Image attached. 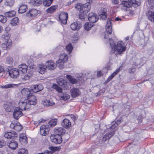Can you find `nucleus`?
I'll return each instance as SVG.
<instances>
[{"label":"nucleus","mask_w":154,"mask_h":154,"mask_svg":"<svg viewBox=\"0 0 154 154\" xmlns=\"http://www.w3.org/2000/svg\"><path fill=\"white\" fill-rule=\"evenodd\" d=\"M51 1H48L46 0H44L43 3V5L45 7H48L51 5L52 4Z\"/></svg>","instance_id":"49530a36"},{"label":"nucleus","mask_w":154,"mask_h":154,"mask_svg":"<svg viewBox=\"0 0 154 154\" xmlns=\"http://www.w3.org/2000/svg\"><path fill=\"white\" fill-rule=\"evenodd\" d=\"M54 104V103L52 101H50V100H46L44 102V104L46 105V106H49L53 105Z\"/></svg>","instance_id":"c03bdc74"},{"label":"nucleus","mask_w":154,"mask_h":154,"mask_svg":"<svg viewBox=\"0 0 154 154\" xmlns=\"http://www.w3.org/2000/svg\"><path fill=\"white\" fill-rule=\"evenodd\" d=\"M4 14L6 17H8L10 18L15 16L16 14V12L14 11H11L5 13Z\"/></svg>","instance_id":"2f4dec72"},{"label":"nucleus","mask_w":154,"mask_h":154,"mask_svg":"<svg viewBox=\"0 0 154 154\" xmlns=\"http://www.w3.org/2000/svg\"><path fill=\"white\" fill-rule=\"evenodd\" d=\"M18 70L22 72L23 73H25L27 72L28 66L25 64H22L18 66Z\"/></svg>","instance_id":"393cba45"},{"label":"nucleus","mask_w":154,"mask_h":154,"mask_svg":"<svg viewBox=\"0 0 154 154\" xmlns=\"http://www.w3.org/2000/svg\"><path fill=\"white\" fill-rule=\"evenodd\" d=\"M54 131L55 135L60 136L64 134L66 132L65 130L62 127H57L54 129Z\"/></svg>","instance_id":"6ab92c4d"},{"label":"nucleus","mask_w":154,"mask_h":154,"mask_svg":"<svg viewBox=\"0 0 154 154\" xmlns=\"http://www.w3.org/2000/svg\"><path fill=\"white\" fill-rule=\"evenodd\" d=\"M32 75L31 74L28 73L23 77L22 79L23 80H29L30 79V77H32Z\"/></svg>","instance_id":"a18cd8bd"},{"label":"nucleus","mask_w":154,"mask_h":154,"mask_svg":"<svg viewBox=\"0 0 154 154\" xmlns=\"http://www.w3.org/2000/svg\"><path fill=\"white\" fill-rule=\"evenodd\" d=\"M66 77L70 82L72 84L80 83V82L82 81V79L81 76L75 78L71 75H66Z\"/></svg>","instance_id":"423d86ee"},{"label":"nucleus","mask_w":154,"mask_h":154,"mask_svg":"<svg viewBox=\"0 0 154 154\" xmlns=\"http://www.w3.org/2000/svg\"><path fill=\"white\" fill-rule=\"evenodd\" d=\"M45 154H52V152L51 151L46 150L45 151Z\"/></svg>","instance_id":"338daca9"},{"label":"nucleus","mask_w":154,"mask_h":154,"mask_svg":"<svg viewBox=\"0 0 154 154\" xmlns=\"http://www.w3.org/2000/svg\"><path fill=\"white\" fill-rule=\"evenodd\" d=\"M23 128L22 126L18 122H16L14 129L18 131H21Z\"/></svg>","instance_id":"58836bf2"},{"label":"nucleus","mask_w":154,"mask_h":154,"mask_svg":"<svg viewBox=\"0 0 154 154\" xmlns=\"http://www.w3.org/2000/svg\"><path fill=\"white\" fill-rule=\"evenodd\" d=\"M37 102V99L35 96L32 94L26 99L20 100L19 103V104L21 109L26 110L28 109L31 108V105H36Z\"/></svg>","instance_id":"f03ea898"},{"label":"nucleus","mask_w":154,"mask_h":154,"mask_svg":"<svg viewBox=\"0 0 154 154\" xmlns=\"http://www.w3.org/2000/svg\"><path fill=\"white\" fill-rule=\"evenodd\" d=\"M103 74L102 72L100 71H98L97 72V77H100Z\"/></svg>","instance_id":"e2e57ef3"},{"label":"nucleus","mask_w":154,"mask_h":154,"mask_svg":"<svg viewBox=\"0 0 154 154\" xmlns=\"http://www.w3.org/2000/svg\"><path fill=\"white\" fill-rule=\"evenodd\" d=\"M38 89H40L39 90V91H41L43 89L42 86L41 85H38Z\"/></svg>","instance_id":"774afa93"},{"label":"nucleus","mask_w":154,"mask_h":154,"mask_svg":"<svg viewBox=\"0 0 154 154\" xmlns=\"http://www.w3.org/2000/svg\"><path fill=\"white\" fill-rule=\"evenodd\" d=\"M114 130L109 133L106 134L102 139V143H103L106 140H109L114 135L115 133Z\"/></svg>","instance_id":"412c9836"},{"label":"nucleus","mask_w":154,"mask_h":154,"mask_svg":"<svg viewBox=\"0 0 154 154\" xmlns=\"http://www.w3.org/2000/svg\"><path fill=\"white\" fill-rule=\"evenodd\" d=\"M141 4L140 2L136 1L135 0H128L123 2L121 5L122 9H124L123 7L129 8L131 6L136 8Z\"/></svg>","instance_id":"39448f33"},{"label":"nucleus","mask_w":154,"mask_h":154,"mask_svg":"<svg viewBox=\"0 0 154 154\" xmlns=\"http://www.w3.org/2000/svg\"><path fill=\"white\" fill-rule=\"evenodd\" d=\"M106 13V9L103 8H101L98 11V14L100 16V18L103 20L106 19L107 17Z\"/></svg>","instance_id":"4468645a"},{"label":"nucleus","mask_w":154,"mask_h":154,"mask_svg":"<svg viewBox=\"0 0 154 154\" xmlns=\"http://www.w3.org/2000/svg\"><path fill=\"white\" fill-rule=\"evenodd\" d=\"M67 56V55L65 53L61 54L60 55V57L61 58H66Z\"/></svg>","instance_id":"680f3d73"},{"label":"nucleus","mask_w":154,"mask_h":154,"mask_svg":"<svg viewBox=\"0 0 154 154\" xmlns=\"http://www.w3.org/2000/svg\"><path fill=\"white\" fill-rule=\"evenodd\" d=\"M87 3L81 5L80 3H78L75 5V7L77 9L80 10V12H88L91 8V4L92 3V0H86Z\"/></svg>","instance_id":"20e7f679"},{"label":"nucleus","mask_w":154,"mask_h":154,"mask_svg":"<svg viewBox=\"0 0 154 154\" xmlns=\"http://www.w3.org/2000/svg\"><path fill=\"white\" fill-rule=\"evenodd\" d=\"M57 82L60 86L63 88H67L68 83L66 79L62 78H59L57 79Z\"/></svg>","instance_id":"f3484780"},{"label":"nucleus","mask_w":154,"mask_h":154,"mask_svg":"<svg viewBox=\"0 0 154 154\" xmlns=\"http://www.w3.org/2000/svg\"><path fill=\"white\" fill-rule=\"evenodd\" d=\"M17 84H9L1 86V87L2 88L7 89L9 88H13L17 87Z\"/></svg>","instance_id":"c85d7f7f"},{"label":"nucleus","mask_w":154,"mask_h":154,"mask_svg":"<svg viewBox=\"0 0 154 154\" xmlns=\"http://www.w3.org/2000/svg\"><path fill=\"white\" fill-rule=\"evenodd\" d=\"M68 13L67 12H61L59 16V21L62 23L66 24L68 18Z\"/></svg>","instance_id":"6e6552de"},{"label":"nucleus","mask_w":154,"mask_h":154,"mask_svg":"<svg viewBox=\"0 0 154 154\" xmlns=\"http://www.w3.org/2000/svg\"><path fill=\"white\" fill-rule=\"evenodd\" d=\"M49 149L53 151H56L57 150V148L54 147L53 146H50L49 147Z\"/></svg>","instance_id":"052dcab7"},{"label":"nucleus","mask_w":154,"mask_h":154,"mask_svg":"<svg viewBox=\"0 0 154 154\" xmlns=\"http://www.w3.org/2000/svg\"><path fill=\"white\" fill-rule=\"evenodd\" d=\"M120 122L119 121H118L116 122H115L113 125H111L110 128L111 129H113L117 126L120 123Z\"/></svg>","instance_id":"603ef678"},{"label":"nucleus","mask_w":154,"mask_h":154,"mask_svg":"<svg viewBox=\"0 0 154 154\" xmlns=\"http://www.w3.org/2000/svg\"><path fill=\"white\" fill-rule=\"evenodd\" d=\"M27 9V7L26 5L25 4H22L20 7L18 12L19 13L22 14L25 12Z\"/></svg>","instance_id":"cd10ccee"},{"label":"nucleus","mask_w":154,"mask_h":154,"mask_svg":"<svg viewBox=\"0 0 154 154\" xmlns=\"http://www.w3.org/2000/svg\"><path fill=\"white\" fill-rule=\"evenodd\" d=\"M88 12H82L80 13L79 12V18L81 19H85V16L86 15V13H87Z\"/></svg>","instance_id":"3c124183"},{"label":"nucleus","mask_w":154,"mask_h":154,"mask_svg":"<svg viewBox=\"0 0 154 154\" xmlns=\"http://www.w3.org/2000/svg\"><path fill=\"white\" fill-rule=\"evenodd\" d=\"M54 89L59 93H61L62 91V89L57 85H54L53 86Z\"/></svg>","instance_id":"8fccbe9b"},{"label":"nucleus","mask_w":154,"mask_h":154,"mask_svg":"<svg viewBox=\"0 0 154 154\" xmlns=\"http://www.w3.org/2000/svg\"><path fill=\"white\" fill-rule=\"evenodd\" d=\"M4 107L7 111L9 112H11L14 108V105L10 103H8L4 104Z\"/></svg>","instance_id":"4be33fe9"},{"label":"nucleus","mask_w":154,"mask_h":154,"mask_svg":"<svg viewBox=\"0 0 154 154\" xmlns=\"http://www.w3.org/2000/svg\"><path fill=\"white\" fill-rule=\"evenodd\" d=\"M16 123L15 122H13L10 125V127L11 128H13L14 129L15 126L16 124Z\"/></svg>","instance_id":"bf43d9fd"},{"label":"nucleus","mask_w":154,"mask_h":154,"mask_svg":"<svg viewBox=\"0 0 154 154\" xmlns=\"http://www.w3.org/2000/svg\"><path fill=\"white\" fill-rule=\"evenodd\" d=\"M73 48L72 44L71 43H69L66 46V49L67 51L69 52V54L70 53Z\"/></svg>","instance_id":"79ce46f5"},{"label":"nucleus","mask_w":154,"mask_h":154,"mask_svg":"<svg viewBox=\"0 0 154 154\" xmlns=\"http://www.w3.org/2000/svg\"><path fill=\"white\" fill-rule=\"evenodd\" d=\"M57 122V119H54L51 120L48 122V127L49 126L52 127L56 125Z\"/></svg>","instance_id":"473e14b6"},{"label":"nucleus","mask_w":154,"mask_h":154,"mask_svg":"<svg viewBox=\"0 0 154 154\" xmlns=\"http://www.w3.org/2000/svg\"><path fill=\"white\" fill-rule=\"evenodd\" d=\"M38 13V11L35 9H32L26 13L27 16L34 17L36 16Z\"/></svg>","instance_id":"aec40b11"},{"label":"nucleus","mask_w":154,"mask_h":154,"mask_svg":"<svg viewBox=\"0 0 154 154\" xmlns=\"http://www.w3.org/2000/svg\"><path fill=\"white\" fill-rule=\"evenodd\" d=\"M121 66L118 68L109 77L106 81V82L108 83L119 72L120 68Z\"/></svg>","instance_id":"a878e982"},{"label":"nucleus","mask_w":154,"mask_h":154,"mask_svg":"<svg viewBox=\"0 0 154 154\" xmlns=\"http://www.w3.org/2000/svg\"><path fill=\"white\" fill-rule=\"evenodd\" d=\"M93 26V25L92 24H91L89 23H86L84 25V27L85 30H89L91 29Z\"/></svg>","instance_id":"a19ab883"},{"label":"nucleus","mask_w":154,"mask_h":154,"mask_svg":"<svg viewBox=\"0 0 154 154\" xmlns=\"http://www.w3.org/2000/svg\"><path fill=\"white\" fill-rule=\"evenodd\" d=\"M19 140L22 144H26L27 143V138L24 134H20Z\"/></svg>","instance_id":"bb28decb"},{"label":"nucleus","mask_w":154,"mask_h":154,"mask_svg":"<svg viewBox=\"0 0 154 154\" xmlns=\"http://www.w3.org/2000/svg\"><path fill=\"white\" fill-rule=\"evenodd\" d=\"M61 98L64 100H66L69 98V95L66 93H62L60 95Z\"/></svg>","instance_id":"4c0bfd02"},{"label":"nucleus","mask_w":154,"mask_h":154,"mask_svg":"<svg viewBox=\"0 0 154 154\" xmlns=\"http://www.w3.org/2000/svg\"><path fill=\"white\" fill-rule=\"evenodd\" d=\"M148 19L151 22H154V12L151 11H149L147 14Z\"/></svg>","instance_id":"c756f323"},{"label":"nucleus","mask_w":154,"mask_h":154,"mask_svg":"<svg viewBox=\"0 0 154 154\" xmlns=\"http://www.w3.org/2000/svg\"><path fill=\"white\" fill-rule=\"evenodd\" d=\"M30 89L27 88H24L22 89L21 91V98L20 100L23 99V101L26 99L32 94Z\"/></svg>","instance_id":"0eeeda50"},{"label":"nucleus","mask_w":154,"mask_h":154,"mask_svg":"<svg viewBox=\"0 0 154 154\" xmlns=\"http://www.w3.org/2000/svg\"><path fill=\"white\" fill-rule=\"evenodd\" d=\"M46 68V65L41 64L39 65L38 68L37 69V71L41 74H43L44 73Z\"/></svg>","instance_id":"b1692460"},{"label":"nucleus","mask_w":154,"mask_h":154,"mask_svg":"<svg viewBox=\"0 0 154 154\" xmlns=\"http://www.w3.org/2000/svg\"><path fill=\"white\" fill-rule=\"evenodd\" d=\"M11 30V28L10 27L8 26L6 27L5 28V31H6L7 32H9Z\"/></svg>","instance_id":"0e129e2a"},{"label":"nucleus","mask_w":154,"mask_h":154,"mask_svg":"<svg viewBox=\"0 0 154 154\" xmlns=\"http://www.w3.org/2000/svg\"><path fill=\"white\" fill-rule=\"evenodd\" d=\"M112 20L108 18L107 20V23L106 26V32L105 34V38L107 39L108 38L110 46L111 48V54H113L116 51L119 54L125 51L126 49V47L122 41H119L116 45L115 43L113 41L111 38H109V35L112 34Z\"/></svg>","instance_id":"f257e3e1"},{"label":"nucleus","mask_w":154,"mask_h":154,"mask_svg":"<svg viewBox=\"0 0 154 154\" xmlns=\"http://www.w3.org/2000/svg\"><path fill=\"white\" fill-rule=\"evenodd\" d=\"M6 143V142L3 140H0V148L2 147L3 146H5Z\"/></svg>","instance_id":"13d9d810"},{"label":"nucleus","mask_w":154,"mask_h":154,"mask_svg":"<svg viewBox=\"0 0 154 154\" xmlns=\"http://www.w3.org/2000/svg\"><path fill=\"white\" fill-rule=\"evenodd\" d=\"M82 26V24L79 22L77 21L72 23L70 25V27L73 30H78Z\"/></svg>","instance_id":"dca6fc26"},{"label":"nucleus","mask_w":154,"mask_h":154,"mask_svg":"<svg viewBox=\"0 0 154 154\" xmlns=\"http://www.w3.org/2000/svg\"><path fill=\"white\" fill-rule=\"evenodd\" d=\"M88 18L89 21L92 23L97 22L98 20L97 15L93 13H90L88 15Z\"/></svg>","instance_id":"9d476101"},{"label":"nucleus","mask_w":154,"mask_h":154,"mask_svg":"<svg viewBox=\"0 0 154 154\" xmlns=\"http://www.w3.org/2000/svg\"><path fill=\"white\" fill-rule=\"evenodd\" d=\"M18 144L15 140H12L8 145L9 147L12 149H14L17 146Z\"/></svg>","instance_id":"7c9ffc66"},{"label":"nucleus","mask_w":154,"mask_h":154,"mask_svg":"<svg viewBox=\"0 0 154 154\" xmlns=\"http://www.w3.org/2000/svg\"><path fill=\"white\" fill-rule=\"evenodd\" d=\"M13 58H7L6 62L7 63L10 64H12L13 62Z\"/></svg>","instance_id":"6e6d98bb"},{"label":"nucleus","mask_w":154,"mask_h":154,"mask_svg":"<svg viewBox=\"0 0 154 154\" xmlns=\"http://www.w3.org/2000/svg\"><path fill=\"white\" fill-rule=\"evenodd\" d=\"M4 71V69L3 66L0 65V73Z\"/></svg>","instance_id":"69168bd1"},{"label":"nucleus","mask_w":154,"mask_h":154,"mask_svg":"<svg viewBox=\"0 0 154 154\" xmlns=\"http://www.w3.org/2000/svg\"><path fill=\"white\" fill-rule=\"evenodd\" d=\"M50 138L51 141L56 144H60L62 142V137L60 135H52Z\"/></svg>","instance_id":"9b49d317"},{"label":"nucleus","mask_w":154,"mask_h":154,"mask_svg":"<svg viewBox=\"0 0 154 154\" xmlns=\"http://www.w3.org/2000/svg\"><path fill=\"white\" fill-rule=\"evenodd\" d=\"M61 125L63 127L66 128H68L70 127L71 123L69 120L65 119L62 122Z\"/></svg>","instance_id":"5701e85b"},{"label":"nucleus","mask_w":154,"mask_h":154,"mask_svg":"<svg viewBox=\"0 0 154 154\" xmlns=\"http://www.w3.org/2000/svg\"><path fill=\"white\" fill-rule=\"evenodd\" d=\"M7 20L6 16L0 15V22L2 23H5Z\"/></svg>","instance_id":"de8ad7c7"},{"label":"nucleus","mask_w":154,"mask_h":154,"mask_svg":"<svg viewBox=\"0 0 154 154\" xmlns=\"http://www.w3.org/2000/svg\"><path fill=\"white\" fill-rule=\"evenodd\" d=\"M45 121L43 119H41L40 120H39L38 121H35L34 123V124L36 126H38L41 123H42L43 122H44Z\"/></svg>","instance_id":"864d4df0"},{"label":"nucleus","mask_w":154,"mask_h":154,"mask_svg":"<svg viewBox=\"0 0 154 154\" xmlns=\"http://www.w3.org/2000/svg\"><path fill=\"white\" fill-rule=\"evenodd\" d=\"M149 5L151 9L154 7V0H148Z\"/></svg>","instance_id":"09e8293b"},{"label":"nucleus","mask_w":154,"mask_h":154,"mask_svg":"<svg viewBox=\"0 0 154 154\" xmlns=\"http://www.w3.org/2000/svg\"><path fill=\"white\" fill-rule=\"evenodd\" d=\"M10 42V40H8L5 41L4 43L7 46L8 48H10L11 46V44Z\"/></svg>","instance_id":"5fc2aeb1"},{"label":"nucleus","mask_w":154,"mask_h":154,"mask_svg":"<svg viewBox=\"0 0 154 154\" xmlns=\"http://www.w3.org/2000/svg\"><path fill=\"white\" fill-rule=\"evenodd\" d=\"M42 0H34L32 1V4L35 6H38L42 4Z\"/></svg>","instance_id":"72a5a7b5"},{"label":"nucleus","mask_w":154,"mask_h":154,"mask_svg":"<svg viewBox=\"0 0 154 154\" xmlns=\"http://www.w3.org/2000/svg\"><path fill=\"white\" fill-rule=\"evenodd\" d=\"M9 74L11 78L16 79L19 75V71L16 69H11L9 72Z\"/></svg>","instance_id":"2eb2a0df"},{"label":"nucleus","mask_w":154,"mask_h":154,"mask_svg":"<svg viewBox=\"0 0 154 154\" xmlns=\"http://www.w3.org/2000/svg\"><path fill=\"white\" fill-rule=\"evenodd\" d=\"M68 58H59V59L56 61V64L54 62L51 60L47 61L45 63V65L47 69L49 70H52L56 68L57 66L60 69H62L64 67V63L67 60Z\"/></svg>","instance_id":"7ed1b4c3"},{"label":"nucleus","mask_w":154,"mask_h":154,"mask_svg":"<svg viewBox=\"0 0 154 154\" xmlns=\"http://www.w3.org/2000/svg\"><path fill=\"white\" fill-rule=\"evenodd\" d=\"M17 136V134L14 131L6 132L4 135L5 137L11 139H15Z\"/></svg>","instance_id":"f8f14e48"},{"label":"nucleus","mask_w":154,"mask_h":154,"mask_svg":"<svg viewBox=\"0 0 154 154\" xmlns=\"http://www.w3.org/2000/svg\"><path fill=\"white\" fill-rule=\"evenodd\" d=\"M22 110V109H21L20 108L18 107L15 108L14 109L13 115L15 119L17 120L20 117L23 115Z\"/></svg>","instance_id":"1a4fd4ad"},{"label":"nucleus","mask_w":154,"mask_h":154,"mask_svg":"<svg viewBox=\"0 0 154 154\" xmlns=\"http://www.w3.org/2000/svg\"><path fill=\"white\" fill-rule=\"evenodd\" d=\"M50 129L48 125H42L40 128V133L42 136L47 135Z\"/></svg>","instance_id":"ddd939ff"},{"label":"nucleus","mask_w":154,"mask_h":154,"mask_svg":"<svg viewBox=\"0 0 154 154\" xmlns=\"http://www.w3.org/2000/svg\"><path fill=\"white\" fill-rule=\"evenodd\" d=\"M18 154H28V151L25 148H22L19 150Z\"/></svg>","instance_id":"37998d69"},{"label":"nucleus","mask_w":154,"mask_h":154,"mask_svg":"<svg viewBox=\"0 0 154 154\" xmlns=\"http://www.w3.org/2000/svg\"><path fill=\"white\" fill-rule=\"evenodd\" d=\"M38 85H32L30 88V90L31 92H32L34 93H36L39 91V90L40 89H38Z\"/></svg>","instance_id":"c9c22d12"},{"label":"nucleus","mask_w":154,"mask_h":154,"mask_svg":"<svg viewBox=\"0 0 154 154\" xmlns=\"http://www.w3.org/2000/svg\"><path fill=\"white\" fill-rule=\"evenodd\" d=\"M14 3V0H5L4 4L6 6L11 7L13 6Z\"/></svg>","instance_id":"f704fd0d"},{"label":"nucleus","mask_w":154,"mask_h":154,"mask_svg":"<svg viewBox=\"0 0 154 154\" xmlns=\"http://www.w3.org/2000/svg\"><path fill=\"white\" fill-rule=\"evenodd\" d=\"M57 7L55 6H53L48 8L47 10V12L48 13H51L53 12L56 9Z\"/></svg>","instance_id":"ea45409f"},{"label":"nucleus","mask_w":154,"mask_h":154,"mask_svg":"<svg viewBox=\"0 0 154 154\" xmlns=\"http://www.w3.org/2000/svg\"><path fill=\"white\" fill-rule=\"evenodd\" d=\"M71 95L72 97L75 98L81 94V92L79 89L75 88L72 89L70 90Z\"/></svg>","instance_id":"a211bd4d"},{"label":"nucleus","mask_w":154,"mask_h":154,"mask_svg":"<svg viewBox=\"0 0 154 154\" xmlns=\"http://www.w3.org/2000/svg\"><path fill=\"white\" fill-rule=\"evenodd\" d=\"M135 70L136 69L135 68H131L129 69L128 72L130 74H134Z\"/></svg>","instance_id":"4d7b16f0"},{"label":"nucleus","mask_w":154,"mask_h":154,"mask_svg":"<svg viewBox=\"0 0 154 154\" xmlns=\"http://www.w3.org/2000/svg\"><path fill=\"white\" fill-rule=\"evenodd\" d=\"M18 17H15L11 20V24L12 26L17 25L18 23Z\"/></svg>","instance_id":"e433bc0d"}]
</instances>
